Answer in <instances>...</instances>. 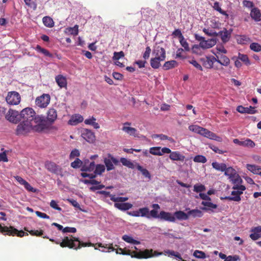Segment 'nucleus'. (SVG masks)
Listing matches in <instances>:
<instances>
[{"instance_id": "412c9836", "label": "nucleus", "mask_w": 261, "mask_h": 261, "mask_svg": "<svg viewBox=\"0 0 261 261\" xmlns=\"http://www.w3.org/2000/svg\"><path fill=\"white\" fill-rule=\"evenodd\" d=\"M83 120L82 115H71L69 120L67 121V124L70 126H75L82 122Z\"/></svg>"}, {"instance_id": "9d476101", "label": "nucleus", "mask_w": 261, "mask_h": 261, "mask_svg": "<svg viewBox=\"0 0 261 261\" xmlns=\"http://www.w3.org/2000/svg\"><path fill=\"white\" fill-rule=\"evenodd\" d=\"M8 231H2L0 230V233L4 234V235H8V236H17L19 237H22L24 235L28 236L27 233L24 232L23 231L20 230L18 231L17 229L15 228L13 226L8 227Z\"/></svg>"}, {"instance_id": "c03bdc74", "label": "nucleus", "mask_w": 261, "mask_h": 261, "mask_svg": "<svg viewBox=\"0 0 261 261\" xmlns=\"http://www.w3.org/2000/svg\"><path fill=\"white\" fill-rule=\"evenodd\" d=\"M213 8L216 11H218L221 14L224 15L226 16V18H228V14L224 11L222 10L219 5V3L218 2H215L214 4Z\"/></svg>"}, {"instance_id": "58836bf2", "label": "nucleus", "mask_w": 261, "mask_h": 261, "mask_svg": "<svg viewBox=\"0 0 261 261\" xmlns=\"http://www.w3.org/2000/svg\"><path fill=\"white\" fill-rule=\"evenodd\" d=\"M246 167L247 169L252 173L261 172V168L256 165L247 164Z\"/></svg>"}, {"instance_id": "603ef678", "label": "nucleus", "mask_w": 261, "mask_h": 261, "mask_svg": "<svg viewBox=\"0 0 261 261\" xmlns=\"http://www.w3.org/2000/svg\"><path fill=\"white\" fill-rule=\"evenodd\" d=\"M250 48L255 52H259L261 50V45L258 43L253 42L250 44Z\"/></svg>"}, {"instance_id": "f704fd0d", "label": "nucleus", "mask_w": 261, "mask_h": 261, "mask_svg": "<svg viewBox=\"0 0 261 261\" xmlns=\"http://www.w3.org/2000/svg\"><path fill=\"white\" fill-rule=\"evenodd\" d=\"M44 25L48 28H52L54 25L53 19L49 16H45L42 19Z\"/></svg>"}, {"instance_id": "2f4dec72", "label": "nucleus", "mask_w": 261, "mask_h": 261, "mask_svg": "<svg viewBox=\"0 0 261 261\" xmlns=\"http://www.w3.org/2000/svg\"><path fill=\"white\" fill-rule=\"evenodd\" d=\"M212 167L215 170L221 172H223L224 170H227L228 168L225 163H219L218 162H213Z\"/></svg>"}, {"instance_id": "052dcab7", "label": "nucleus", "mask_w": 261, "mask_h": 261, "mask_svg": "<svg viewBox=\"0 0 261 261\" xmlns=\"http://www.w3.org/2000/svg\"><path fill=\"white\" fill-rule=\"evenodd\" d=\"M194 256L197 258H204L205 257V254L203 251L196 250L194 251Z\"/></svg>"}, {"instance_id": "2eb2a0df", "label": "nucleus", "mask_w": 261, "mask_h": 261, "mask_svg": "<svg viewBox=\"0 0 261 261\" xmlns=\"http://www.w3.org/2000/svg\"><path fill=\"white\" fill-rule=\"evenodd\" d=\"M233 143L240 146L249 147L250 148H253L255 145L254 142L250 139H247L244 141H240L239 139H235L233 140Z\"/></svg>"}, {"instance_id": "1a4fd4ad", "label": "nucleus", "mask_w": 261, "mask_h": 261, "mask_svg": "<svg viewBox=\"0 0 261 261\" xmlns=\"http://www.w3.org/2000/svg\"><path fill=\"white\" fill-rule=\"evenodd\" d=\"M50 99V95L48 94H43L36 99V105L40 108H45L49 104Z\"/></svg>"}, {"instance_id": "0e129e2a", "label": "nucleus", "mask_w": 261, "mask_h": 261, "mask_svg": "<svg viewBox=\"0 0 261 261\" xmlns=\"http://www.w3.org/2000/svg\"><path fill=\"white\" fill-rule=\"evenodd\" d=\"M79 156H80V151L79 150L75 149L72 150L71 153H70L69 159L70 160H72Z\"/></svg>"}, {"instance_id": "a211bd4d", "label": "nucleus", "mask_w": 261, "mask_h": 261, "mask_svg": "<svg viewBox=\"0 0 261 261\" xmlns=\"http://www.w3.org/2000/svg\"><path fill=\"white\" fill-rule=\"evenodd\" d=\"M138 253L144 255L147 258H150L154 256H158L162 255V252H159L156 251H153L152 249H145L143 251H138Z\"/></svg>"}, {"instance_id": "c9c22d12", "label": "nucleus", "mask_w": 261, "mask_h": 261, "mask_svg": "<svg viewBox=\"0 0 261 261\" xmlns=\"http://www.w3.org/2000/svg\"><path fill=\"white\" fill-rule=\"evenodd\" d=\"M128 198L127 197H116L115 195L110 196V200L116 203H124L127 201Z\"/></svg>"}, {"instance_id": "c85d7f7f", "label": "nucleus", "mask_w": 261, "mask_h": 261, "mask_svg": "<svg viewBox=\"0 0 261 261\" xmlns=\"http://www.w3.org/2000/svg\"><path fill=\"white\" fill-rule=\"evenodd\" d=\"M170 159L174 161H181L185 160V156L177 151H172L169 155Z\"/></svg>"}, {"instance_id": "864d4df0", "label": "nucleus", "mask_w": 261, "mask_h": 261, "mask_svg": "<svg viewBox=\"0 0 261 261\" xmlns=\"http://www.w3.org/2000/svg\"><path fill=\"white\" fill-rule=\"evenodd\" d=\"M205 190V187L201 184H196L194 186V191L196 193H200Z\"/></svg>"}, {"instance_id": "aec40b11", "label": "nucleus", "mask_w": 261, "mask_h": 261, "mask_svg": "<svg viewBox=\"0 0 261 261\" xmlns=\"http://www.w3.org/2000/svg\"><path fill=\"white\" fill-rule=\"evenodd\" d=\"M130 125V123L125 122L123 123V127H122V130L127 133L129 136H134V137H137V130L133 127H130L128 126Z\"/></svg>"}, {"instance_id": "e433bc0d", "label": "nucleus", "mask_w": 261, "mask_h": 261, "mask_svg": "<svg viewBox=\"0 0 261 261\" xmlns=\"http://www.w3.org/2000/svg\"><path fill=\"white\" fill-rule=\"evenodd\" d=\"M107 170V168L104 166V165L102 164H97L95 166V169H94V173L96 174H99V175H101L102 173L105 172V170Z\"/></svg>"}, {"instance_id": "7c9ffc66", "label": "nucleus", "mask_w": 261, "mask_h": 261, "mask_svg": "<svg viewBox=\"0 0 261 261\" xmlns=\"http://www.w3.org/2000/svg\"><path fill=\"white\" fill-rule=\"evenodd\" d=\"M217 59L216 58V62L219 63L222 65L227 66L229 65L230 63L229 59L224 55H221L220 58L217 56Z\"/></svg>"}, {"instance_id": "4be33fe9", "label": "nucleus", "mask_w": 261, "mask_h": 261, "mask_svg": "<svg viewBox=\"0 0 261 261\" xmlns=\"http://www.w3.org/2000/svg\"><path fill=\"white\" fill-rule=\"evenodd\" d=\"M114 206L121 211H127L132 208V204L129 202H116L114 204Z\"/></svg>"}, {"instance_id": "de8ad7c7", "label": "nucleus", "mask_w": 261, "mask_h": 261, "mask_svg": "<svg viewBox=\"0 0 261 261\" xmlns=\"http://www.w3.org/2000/svg\"><path fill=\"white\" fill-rule=\"evenodd\" d=\"M119 162L122 163V165L129 168H133V163L128 159L125 158H121V159H120Z\"/></svg>"}, {"instance_id": "f8f14e48", "label": "nucleus", "mask_w": 261, "mask_h": 261, "mask_svg": "<svg viewBox=\"0 0 261 261\" xmlns=\"http://www.w3.org/2000/svg\"><path fill=\"white\" fill-rule=\"evenodd\" d=\"M82 137L90 143H93L95 140L94 134L91 130L87 128L82 130Z\"/></svg>"}, {"instance_id": "f257e3e1", "label": "nucleus", "mask_w": 261, "mask_h": 261, "mask_svg": "<svg viewBox=\"0 0 261 261\" xmlns=\"http://www.w3.org/2000/svg\"><path fill=\"white\" fill-rule=\"evenodd\" d=\"M49 240L56 244H59L61 248L68 247L69 249L77 250L81 248L82 247H93L95 248V249H97V247H98L99 248L107 249L108 250L107 251H106L104 249H102L101 250V251L102 252L114 251V248L112 244L107 245L103 244L100 243L96 244L91 243V242L84 243L80 241L79 238L75 237H73L72 235L68 237H65L61 242L58 241H55L53 239H50Z\"/></svg>"}, {"instance_id": "c756f323", "label": "nucleus", "mask_w": 261, "mask_h": 261, "mask_svg": "<svg viewBox=\"0 0 261 261\" xmlns=\"http://www.w3.org/2000/svg\"><path fill=\"white\" fill-rule=\"evenodd\" d=\"M216 44V41L214 40L210 39L208 40H205V39L200 42L199 45L202 48H210Z\"/></svg>"}, {"instance_id": "774afa93", "label": "nucleus", "mask_w": 261, "mask_h": 261, "mask_svg": "<svg viewBox=\"0 0 261 261\" xmlns=\"http://www.w3.org/2000/svg\"><path fill=\"white\" fill-rule=\"evenodd\" d=\"M24 2L28 6L33 8L34 9L36 8L37 5L34 0H24Z\"/></svg>"}, {"instance_id": "bb28decb", "label": "nucleus", "mask_w": 261, "mask_h": 261, "mask_svg": "<svg viewBox=\"0 0 261 261\" xmlns=\"http://www.w3.org/2000/svg\"><path fill=\"white\" fill-rule=\"evenodd\" d=\"M250 16L255 21H259L261 20V13L257 8H253L251 9Z\"/></svg>"}, {"instance_id": "79ce46f5", "label": "nucleus", "mask_w": 261, "mask_h": 261, "mask_svg": "<svg viewBox=\"0 0 261 261\" xmlns=\"http://www.w3.org/2000/svg\"><path fill=\"white\" fill-rule=\"evenodd\" d=\"M177 64V62L176 61L171 60L169 61L166 62L164 65L163 68L165 70H168L172 68H173Z\"/></svg>"}, {"instance_id": "49530a36", "label": "nucleus", "mask_w": 261, "mask_h": 261, "mask_svg": "<svg viewBox=\"0 0 261 261\" xmlns=\"http://www.w3.org/2000/svg\"><path fill=\"white\" fill-rule=\"evenodd\" d=\"M160 147H152L150 148V151H149V152L153 155L161 156L162 153L160 151Z\"/></svg>"}, {"instance_id": "5701e85b", "label": "nucleus", "mask_w": 261, "mask_h": 261, "mask_svg": "<svg viewBox=\"0 0 261 261\" xmlns=\"http://www.w3.org/2000/svg\"><path fill=\"white\" fill-rule=\"evenodd\" d=\"M237 111L240 113H247L250 114H253L256 113L254 108L252 107L251 106L248 108L240 106L237 107Z\"/></svg>"}, {"instance_id": "ea45409f", "label": "nucleus", "mask_w": 261, "mask_h": 261, "mask_svg": "<svg viewBox=\"0 0 261 261\" xmlns=\"http://www.w3.org/2000/svg\"><path fill=\"white\" fill-rule=\"evenodd\" d=\"M237 42L239 44H244L250 41V38L246 35H240L237 37Z\"/></svg>"}, {"instance_id": "5fc2aeb1", "label": "nucleus", "mask_w": 261, "mask_h": 261, "mask_svg": "<svg viewBox=\"0 0 261 261\" xmlns=\"http://www.w3.org/2000/svg\"><path fill=\"white\" fill-rule=\"evenodd\" d=\"M209 148L212 149L213 151L215 152V153H217V154H222L226 152V151H223V150L219 149V148H218V147L214 146L213 145H209Z\"/></svg>"}, {"instance_id": "7ed1b4c3", "label": "nucleus", "mask_w": 261, "mask_h": 261, "mask_svg": "<svg viewBox=\"0 0 261 261\" xmlns=\"http://www.w3.org/2000/svg\"><path fill=\"white\" fill-rule=\"evenodd\" d=\"M224 175L228 177L232 184L233 185V191L231 192V195L224 197V199L229 201H233L237 202L241 201V195L243 193V191L246 190V187L241 185L242 179L237 174V172L233 168L231 167L227 168V170H224Z\"/></svg>"}, {"instance_id": "13d9d810", "label": "nucleus", "mask_w": 261, "mask_h": 261, "mask_svg": "<svg viewBox=\"0 0 261 261\" xmlns=\"http://www.w3.org/2000/svg\"><path fill=\"white\" fill-rule=\"evenodd\" d=\"M203 31L205 34L209 36L217 37L218 36V34L216 32L212 30L204 29L203 30Z\"/></svg>"}, {"instance_id": "09e8293b", "label": "nucleus", "mask_w": 261, "mask_h": 261, "mask_svg": "<svg viewBox=\"0 0 261 261\" xmlns=\"http://www.w3.org/2000/svg\"><path fill=\"white\" fill-rule=\"evenodd\" d=\"M194 163H205L206 158L202 155H196L194 158Z\"/></svg>"}, {"instance_id": "338daca9", "label": "nucleus", "mask_w": 261, "mask_h": 261, "mask_svg": "<svg viewBox=\"0 0 261 261\" xmlns=\"http://www.w3.org/2000/svg\"><path fill=\"white\" fill-rule=\"evenodd\" d=\"M124 56V54L122 51L119 52H114L113 59L114 60H118L122 57Z\"/></svg>"}, {"instance_id": "a878e982", "label": "nucleus", "mask_w": 261, "mask_h": 261, "mask_svg": "<svg viewBox=\"0 0 261 261\" xmlns=\"http://www.w3.org/2000/svg\"><path fill=\"white\" fill-rule=\"evenodd\" d=\"M218 36H220L223 42H227L230 37V33L226 29H223L221 31H220Z\"/></svg>"}, {"instance_id": "a18cd8bd", "label": "nucleus", "mask_w": 261, "mask_h": 261, "mask_svg": "<svg viewBox=\"0 0 261 261\" xmlns=\"http://www.w3.org/2000/svg\"><path fill=\"white\" fill-rule=\"evenodd\" d=\"M82 161L80 160L79 158H76L74 161L71 163V167L73 169H78L82 168Z\"/></svg>"}, {"instance_id": "9b49d317", "label": "nucleus", "mask_w": 261, "mask_h": 261, "mask_svg": "<svg viewBox=\"0 0 261 261\" xmlns=\"http://www.w3.org/2000/svg\"><path fill=\"white\" fill-rule=\"evenodd\" d=\"M188 129L189 130L191 131L193 133H195L196 134H198L201 136H205L208 134H211L213 133L212 132L201 127L197 125H191L188 127Z\"/></svg>"}, {"instance_id": "4d7b16f0", "label": "nucleus", "mask_w": 261, "mask_h": 261, "mask_svg": "<svg viewBox=\"0 0 261 261\" xmlns=\"http://www.w3.org/2000/svg\"><path fill=\"white\" fill-rule=\"evenodd\" d=\"M98 175V174H95V172L94 173H87L86 172H82L81 173V176L84 178L89 177V179H93L96 177V176Z\"/></svg>"}, {"instance_id": "cd10ccee", "label": "nucleus", "mask_w": 261, "mask_h": 261, "mask_svg": "<svg viewBox=\"0 0 261 261\" xmlns=\"http://www.w3.org/2000/svg\"><path fill=\"white\" fill-rule=\"evenodd\" d=\"M172 216L175 218V219H177L179 221L187 220L190 217L188 216V215L186 214L184 212L181 211H176L175 213H173Z\"/></svg>"}, {"instance_id": "ddd939ff", "label": "nucleus", "mask_w": 261, "mask_h": 261, "mask_svg": "<svg viewBox=\"0 0 261 261\" xmlns=\"http://www.w3.org/2000/svg\"><path fill=\"white\" fill-rule=\"evenodd\" d=\"M5 119L11 123L17 124L22 121H26L27 117L25 115H5Z\"/></svg>"}, {"instance_id": "6e6552de", "label": "nucleus", "mask_w": 261, "mask_h": 261, "mask_svg": "<svg viewBox=\"0 0 261 261\" xmlns=\"http://www.w3.org/2000/svg\"><path fill=\"white\" fill-rule=\"evenodd\" d=\"M21 97L20 94L16 91L8 92L6 97L7 102L11 105H18L20 101Z\"/></svg>"}, {"instance_id": "680f3d73", "label": "nucleus", "mask_w": 261, "mask_h": 261, "mask_svg": "<svg viewBox=\"0 0 261 261\" xmlns=\"http://www.w3.org/2000/svg\"><path fill=\"white\" fill-rule=\"evenodd\" d=\"M180 43L181 45L184 48L185 50L186 51H189L190 48L189 46V44L187 42V41L185 39L184 37L179 40Z\"/></svg>"}, {"instance_id": "72a5a7b5", "label": "nucleus", "mask_w": 261, "mask_h": 261, "mask_svg": "<svg viewBox=\"0 0 261 261\" xmlns=\"http://www.w3.org/2000/svg\"><path fill=\"white\" fill-rule=\"evenodd\" d=\"M142 15L146 19H148L150 17L153 16L155 12L153 10L149 8L144 9L141 11Z\"/></svg>"}, {"instance_id": "bf43d9fd", "label": "nucleus", "mask_w": 261, "mask_h": 261, "mask_svg": "<svg viewBox=\"0 0 261 261\" xmlns=\"http://www.w3.org/2000/svg\"><path fill=\"white\" fill-rule=\"evenodd\" d=\"M201 204H202L203 206L208 207V208H210L215 209V208H217L216 204H215L213 203H212V202H210L209 201H202V202H201Z\"/></svg>"}, {"instance_id": "69168bd1", "label": "nucleus", "mask_w": 261, "mask_h": 261, "mask_svg": "<svg viewBox=\"0 0 261 261\" xmlns=\"http://www.w3.org/2000/svg\"><path fill=\"white\" fill-rule=\"evenodd\" d=\"M189 63L193 65L196 69L202 71V66L194 59L189 61Z\"/></svg>"}, {"instance_id": "473e14b6", "label": "nucleus", "mask_w": 261, "mask_h": 261, "mask_svg": "<svg viewBox=\"0 0 261 261\" xmlns=\"http://www.w3.org/2000/svg\"><path fill=\"white\" fill-rule=\"evenodd\" d=\"M164 60H161L160 58H152L150 60V65L153 69H158L161 66L160 62Z\"/></svg>"}, {"instance_id": "3c124183", "label": "nucleus", "mask_w": 261, "mask_h": 261, "mask_svg": "<svg viewBox=\"0 0 261 261\" xmlns=\"http://www.w3.org/2000/svg\"><path fill=\"white\" fill-rule=\"evenodd\" d=\"M238 59L239 60L244 62L247 65H249L250 64L249 58L246 55L239 53L238 56Z\"/></svg>"}, {"instance_id": "a19ab883", "label": "nucleus", "mask_w": 261, "mask_h": 261, "mask_svg": "<svg viewBox=\"0 0 261 261\" xmlns=\"http://www.w3.org/2000/svg\"><path fill=\"white\" fill-rule=\"evenodd\" d=\"M122 240L125 241V242L128 243H132L133 244L135 245H139L140 244V242L134 240L132 238V237L127 236V235H123L122 237Z\"/></svg>"}, {"instance_id": "e2e57ef3", "label": "nucleus", "mask_w": 261, "mask_h": 261, "mask_svg": "<svg viewBox=\"0 0 261 261\" xmlns=\"http://www.w3.org/2000/svg\"><path fill=\"white\" fill-rule=\"evenodd\" d=\"M78 28L79 26L77 25H75L73 28H69L68 29V31L70 34L76 36L79 33Z\"/></svg>"}, {"instance_id": "20e7f679", "label": "nucleus", "mask_w": 261, "mask_h": 261, "mask_svg": "<svg viewBox=\"0 0 261 261\" xmlns=\"http://www.w3.org/2000/svg\"><path fill=\"white\" fill-rule=\"evenodd\" d=\"M149 215H150V218L160 219L170 222H175V217L169 212L161 211L160 214H158V210H151L150 211H149Z\"/></svg>"}, {"instance_id": "6ab92c4d", "label": "nucleus", "mask_w": 261, "mask_h": 261, "mask_svg": "<svg viewBox=\"0 0 261 261\" xmlns=\"http://www.w3.org/2000/svg\"><path fill=\"white\" fill-rule=\"evenodd\" d=\"M36 114L34 110L31 108H25L22 110L20 112L18 111L9 109L7 114Z\"/></svg>"}, {"instance_id": "dca6fc26", "label": "nucleus", "mask_w": 261, "mask_h": 261, "mask_svg": "<svg viewBox=\"0 0 261 261\" xmlns=\"http://www.w3.org/2000/svg\"><path fill=\"white\" fill-rule=\"evenodd\" d=\"M82 168L81 170L82 172H91L94 169L95 164L94 161L89 162L88 159H85L82 161Z\"/></svg>"}, {"instance_id": "6e6d98bb", "label": "nucleus", "mask_w": 261, "mask_h": 261, "mask_svg": "<svg viewBox=\"0 0 261 261\" xmlns=\"http://www.w3.org/2000/svg\"><path fill=\"white\" fill-rule=\"evenodd\" d=\"M129 256H132V258H136L137 259H147L144 255L135 251H132V254L129 255Z\"/></svg>"}, {"instance_id": "393cba45", "label": "nucleus", "mask_w": 261, "mask_h": 261, "mask_svg": "<svg viewBox=\"0 0 261 261\" xmlns=\"http://www.w3.org/2000/svg\"><path fill=\"white\" fill-rule=\"evenodd\" d=\"M186 211L188 212L187 213H186L187 215L193 218H201L203 216L202 212L198 209L190 210L189 208H186Z\"/></svg>"}, {"instance_id": "423d86ee", "label": "nucleus", "mask_w": 261, "mask_h": 261, "mask_svg": "<svg viewBox=\"0 0 261 261\" xmlns=\"http://www.w3.org/2000/svg\"><path fill=\"white\" fill-rule=\"evenodd\" d=\"M104 166L107 168V171H110L114 169V166L119 164V160L114 158L110 153H108L107 156L103 158Z\"/></svg>"}, {"instance_id": "39448f33", "label": "nucleus", "mask_w": 261, "mask_h": 261, "mask_svg": "<svg viewBox=\"0 0 261 261\" xmlns=\"http://www.w3.org/2000/svg\"><path fill=\"white\" fill-rule=\"evenodd\" d=\"M31 131H33L32 125L27 124V122H20L15 130V134L18 136H26Z\"/></svg>"}, {"instance_id": "f3484780", "label": "nucleus", "mask_w": 261, "mask_h": 261, "mask_svg": "<svg viewBox=\"0 0 261 261\" xmlns=\"http://www.w3.org/2000/svg\"><path fill=\"white\" fill-rule=\"evenodd\" d=\"M203 65L206 68H212L214 63L216 62V58L214 56L206 57L200 59Z\"/></svg>"}, {"instance_id": "f03ea898", "label": "nucleus", "mask_w": 261, "mask_h": 261, "mask_svg": "<svg viewBox=\"0 0 261 261\" xmlns=\"http://www.w3.org/2000/svg\"><path fill=\"white\" fill-rule=\"evenodd\" d=\"M57 119V115H30L27 120L21 122H27L32 125L33 132L35 133H46L51 129V125Z\"/></svg>"}, {"instance_id": "b1692460", "label": "nucleus", "mask_w": 261, "mask_h": 261, "mask_svg": "<svg viewBox=\"0 0 261 261\" xmlns=\"http://www.w3.org/2000/svg\"><path fill=\"white\" fill-rule=\"evenodd\" d=\"M56 82L60 88H66L67 87L66 78L62 75L59 74L55 77Z\"/></svg>"}, {"instance_id": "37998d69", "label": "nucleus", "mask_w": 261, "mask_h": 261, "mask_svg": "<svg viewBox=\"0 0 261 261\" xmlns=\"http://www.w3.org/2000/svg\"><path fill=\"white\" fill-rule=\"evenodd\" d=\"M137 169H138V170L142 173V175H144V177L147 178L149 179H150V173H149V172H148L147 169H144L139 165L137 166Z\"/></svg>"}, {"instance_id": "4c0bfd02", "label": "nucleus", "mask_w": 261, "mask_h": 261, "mask_svg": "<svg viewBox=\"0 0 261 261\" xmlns=\"http://www.w3.org/2000/svg\"><path fill=\"white\" fill-rule=\"evenodd\" d=\"M135 211L138 212V213L140 214L141 217H146L147 219H149V215H148V208L147 207L140 208Z\"/></svg>"}, {"instance_id": "4468645a", "label": "nucleus", "mask_w": 261, "mask_h": 261, "mask_svg": "<svg viewBox=\"0 0 261 261\" xmlns=\"http://www.w3.org/2000/svg\"><path fill=\"white\" fill-rule=\"evenodd\" d=\"M152 55L154 57L160 58L161 60H165L166 58V51L164 48L160 46L155 47Z\"/></svg>"}, {"instance_id": "8fccbe9b", "label": "nucleus", "mask_w": 261, "mask_h": 261, "mask_svg": "<svg viewBox=\"0 0 261 261\" xmlns=\"http://www.w3.org/2000/svg\"><path fill=\"white\" fill-rule=\"evenodd\" d=\"M204 137L210 139L214 140L218 142H221L222 139L221 137L216 135L215 134L212 133L211 134H208L207 135H203Z\"/></svg>"}, {"instance_id": "0eeeda50", "label": "nucleus", "mask_w": 261, "mask_h": 261, "mask_svg": "<svg viewBox=\"0 0 261 261\" xmlns=\"http://www.w3.org/2000/svg\"><path fill=\"white\" fill-rule=\"evenodd\" d=\"M45 168L48 172L62 176V168L52 161H46L45 162Z\"/></svg>"}]
</instances>
